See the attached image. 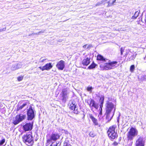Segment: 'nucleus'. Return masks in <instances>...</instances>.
I'll use <instances>...</instances> for the list:
<instances>
[{
    "label": "nucleus",
    "instance_id": "obj_1",
    "mask_svg": "<svg viewBox=\"0 0 146 146\" xmlns=\"http://www.w3.org/2000/svg\"><path fill=\"white\" fill-rule=\"evenodd\" d=\"M27 120L32 121L35 118L36 114V111L34 107L30 106L27 109Z\"/></svg>",
    "mask_w": 146,
    "mask_h": 146
},
{
    "label": "nucleus",
    "instance_id": "obj_2",
    "mask_svg": "<svg viewBox=\"0 0 146 146\" xmlns=\"http://www.w3.org/2000/svg\"><path fill=\"white\" fill-rule=\"evenodd\" d=\"M116 127V125H113L110 127L107 131L108 136L110 139L111 140L116 139L118 137L117 133L115 131Z\"/></svg>",
    "mask_w": 146,
    "mask_h": 146
},
{
    "label": "nucleus",
    "instance_id": "obj_3",
    "mask_svg": "<svg viewBox=\"0 0 146 146\" xmlns=\"http://www.w3.org/2000/svg\"><path fill=\"white\" fill-rule=\"evenodd\" d=\"M117 63V62L116 61L107 62L101 64L100 66V67L103 70L112 69L114 68L115 65Z\"/></svg>",
    "mask_w": 146,
    "mask_h": 146
},
{
    "label": "nucleus",
    "instance_id": "obj_4",
    "mask_svg": "<svg viewBox=\"0 0 146 146\" xmlns=\"http://www.w3.org/2000/svg\"><path fill=\"white\" fill-rule=\"evenodd\" d=\"M23 141L28 145H32L34 143L33 138L29 134H26L23 137Z\"/></svg>",
    "mask_w": 146,
    "mask_h": 146
},
{
    "label": "nucleus",
    "instance_id": "obj_5",
    "mask_svg": "<svg viewBox=\"0 0 146 146\" xmlns=\"http://www.w3.org/2000/svg\"><path fill=\"white\" fill-rule=\"evenodd\" d=\"M21 115V114L17 115L15 117V119L13 120V123L15 125L17 124L26 118V116L25 115Z\"/></svg>",
    "mask_w": 146,
    "mask_h": 146
},
{
    "label": "nucleus",
    "instance_id": "obj_6",
    "mask_svg": "<svg viewBox=\"0 0 146 146\" xmlns=\"http://www.w3.org/2000/svg\"><path fill=\"white\" fill-rule=\"evenodd\" d=\"M34 121H32L31 122L27 123L22 127V128L25 131H30L33 128Z\"/></svg>",
    "mask_w": 146,
    "mask_h": 146
},
{
    "label": "nucleus",
    "instance_id": "obj_7",
    "mask_svg": "<svg viewBox=\"0 0 146 146\" xmlns=\"http://www.w3.org/2000/svg\"><path fill=\"white\" fill-rule=\"evenodd\" d=\"M137 134V131L135 128H132L128 132V140H131Z\"/></svg>",
    "mask_w": 146,
    "mask_h": 146
},
{
    "label": "nucleus",
    "instance_id": "obj_8",
    "mask_svg": "<svg viewBox=\"0 0 146 146\" xmlns=\"http://www.w3.org/2000/svg\"><path fill=\"white\" fill-rule=\"evenodd\" d=\"M114 105L113 103L110 102L109 100L107 101L106 104V111H107L108 113L111 112L113 108L114 109H115L114 108Z\"/></svg>",
    "mask_w": 146,
    "mask_h": 146
},
{
    "label": "nucleus",
    "instance_id": "obj_9",
    "mask_svg": "<svg viewBox=\"0 0 146 146\" xmlns=\"http://www.w3.org/2000/svg\"><path fill=\"white\" fill-rule=\"evenodd\" d=\"M87 102L89 105L90 107H94L96 109H98L99 107L98 104H96L93 99L91 98L90 100H88Z\"/></svg>",
    "mask_w": 146,
    "mask_h": 146
},
{
    "label": "nucleus",
    "instance_id": "obj_10",
    "mask_svg": "<svg viewBox=\"0 0 146 146\" xmlns=\"http://www.w3.org/2000/svg\"><path fill=\"white\" fill-rule=\"evenodd\" d=\"M145 142L144 138L140 137L136 141V146H144Z\"/></svg>",
    "mask_w": 146,
    "mask_h": 146
},
{
    "label": "nucleus",
    "instance_id": "obj_11",
    "mask_svg": "<svg viewBox=\"0 0 146 146\" xmlns=\"http://www.w3.org/2000/svg\"><path fill=\"white\" fill-rule=\"evenodd\" d=\"M115 111V108L114 109L113 111V113L111 115V112H109L108 113L107 112V111H106L105 114L106 116V119L107 120V122H109L112 119V117L114 115Z\"/></svg>",
    "mask_w": 146,
    "mask_h": 146
},
{
    "label": "nucleus",
    "instance_id": "obj_12",
    "mask_svg": "<svg viewBox=\"0 0 146 146\" xmlns=\"http://www.w3.org/2000/svg\"><path fill=\"white\" fill-rule=\"evenodd\" d=\"M61 135V134L55 132L52 133L50 137L51 139L52 140V141H56L58 139H59Z\"/></svg>",
    "mask_w": 146,
    "mask_h": 146
},
{
    "label": "nucleus",
    "instance_id": "obj_13",
    "mask_svg": "<svg viewBox=\"0 0 146 146\" xmlns=\"http://www.w3.org/2000/svg\"><path fill=\"white\" fill-rule=\"evenodd\" d=\"M61 93L62 94V100L63 102H65L67 97V90L66 88H64L62 90Z\"/></svg>",
    "mask_w": 146,
    "mask_h": 146
},
{
    "label": "nucleus",
    "instance_id": "obj_14",
    "mask_svg": "<svg viewBox=\"0 0 146 146\" xmlns=\"http://www.w3.org/2000/svg\"><path fill=\"white\" fill-rule=\"evenodd\" d=\"M56 66L58 70H62L65 67L64 62L62 60H60L57 63Z\"/></svg>",
    "mask_w": 146,
    "mask_h": 146
},
{
    "label": "nucleus",
    "instance_id": "obj_15",
    "mask_svg": "<svg viewBox=\"0 0 146 146\" xmlns=\"http://www.w3.org/2000/svg\"><path fill=\"white\" fill-rule=\"evenodd\" d=\"M76 102L74 100H70L68 104L70 109L72 110L76 108Z\"/></svg>",
    "mask_w": 146,
    "mask_h": 146
},
{
    "label": "nucleus",
    "instance_id": "obj_16",
    "mask_svg": "<svg viewBox=\"0 0 146 146\" xmlns=\"http://www.w3.org/2000/svg\"><path fill=\"white\" fill-rule=\"evenodd\" d=\"M90 58H89L88 57L86 58V59H84L82 62V67L83 68H84L82 66H88L90 63Z\"/></svg>",
    "mask_w": 146,
    "mask_h": 146
},
{
    "label": "nucleus",
    "instance_id": "obj_17",
    "mask_svg": "<svg viewBox=\"0 0 146 146\" xmlns=\"http://www.w3.org/2000/svg\"><path fill=\"white\" fill-rule=\"evenodd\" d=\"M89 116L90 118L91 119L95 125H99V124L97 120L93 116L92 114H90L89 115Z\"/></svg>",
    "mask_w": 146,
    "mask_h": 146
},
{
    "label": "nucleus",
    "instance_id": "obj_18",
    "mask_svg": "<svg viewBox=\"0 0 146 146\" xmlns=\"http://www.w3.org/2000/svg\"><path fill=\"white\" fill-rule=\"evenodd\" d=\"M97 60L102 61V62H106L108 60L100 54H98L97 56Z\"/></svg>",
    "mask_w": 146,
    "mask_h": 146
},
{
    "label": "nucleus",
    "instance_id": "obj_19",
    "mask_svg": "<svg viewBox=\"0 0 146 146\" xmlns=\"http://www.w3.org/2000/svg\"><path fill=\"white\" fill-rule=\"evenodd\" d=\"M98 97L100 98L99 102L100 103V107L103 106V104L104 100V95H101Z\"/></svg>",
    "mask_w": 146,
    "mask_h": 146
},
{
    "label": "nucleus",
    "instance_id": "obj_20",
    "mask_svg": "<svg viewBox=\"0 0 146 146\" xmlns=\"http://www.w3.org/2000/svg\"><path fill=\"white\" fill-rule=\"evenodd\" d=\"M44 66L46 70H49L52 68L53 66L51 63H49L46 64Z\"/></svg>",
    "mask_w": 146,
    "mask_h": 146
},
{
    "label": "nucleus",
    "instance_id": "obj_21",
    "mask_svg": "<svg viewBox=\"0 0 146 146\" xmlns=\"http://www.w3.org/2000/svg\"><path fill=\"white\" fill-rule=\"evenodd\" d=\"M64 146H72L70 144V142L67 138L66 139L64 143Z\"/></svg>",
    "mask_w": 146,
    "mask_h": 146
},
{
    "label": "nucleus",
    "instance_id": "obj_22",
    "mask_svg": "<svg viewBox=\"0 0 146 146\" xmlns=\"http://www.w3.org/2000/svg\"><path fill=\"white\" fill-rule=\"evenodd\" d=\"M27 105V103H24L21 106H18L17 108V111H18L20 110H21L24 107H25Z\"/></svg>",
    "mask_w": 146,
    "mask_h": 146
},
{
    "label": "nucleus",
    "instance_id": "obj_23",
    "mask_svg": "<svg viewBox=\"0 0 146 146\" xmlns=\"http://www.w3.org/2000/svg\"><path fill=\"white\" fill-rule=\"evenodd\" d=\"M97 65L93 62L92 64L88 67V69H91L94 68Z\"/></svg>",
    "mask_w": 146,
    "mask_h": 146
},
{
    "label": "nucleus",
    "instance_id": "obj_24",
    "mask_svg": "<svg viewBox=\"0 0 146 146\" xmlns=\"http://www.w3.org/2000/svg\"><path fill=\"white\" fill-rule=\"evenodd\" d=\"M116 0H113L112 1L111 0H110L108 2V6H111L113 5L114 3L115 2Z\"/></svg>",
    "mask_w": 146,
    "mask_h": 146
},
{
    "label": "nucleus",
    "instance_id": "obj_25",
    "mask_svg": "<svg viewBox=\"0 0 146 146\" xmlns=\"http://www.w3.org/2000/svg\"><path fill=\"white\" fill-rule=\"evenodd\" d=\"M139 12L138 11L135 12V13L134 14V16H133L131 18V21H133V19H135L138 16L139 14Z\"/></svg>",
    "mask_w": 146,
    "mask_h": 146
},
{
    "label": "nucleus",
    "instance_id": "obj_26",
    "mask_svg": "<svg viewBox=\"0 0 146 146\" xmlns=\"http://www.w3.org/2000/svg\"><path fill=\"white\" fill-rule=\"evenodd\" d=\"M11 70L13 71L17 69V67L16 66V64H13L11 68Z\"/></svg>",
    "mask_w": 146,
    "mask_h": 146
},
{
    "label": "nucleus",
    "instance_id": "obj_27",
    "mask_svg": "<svg viewBox=\"0 0 146 146\" xmlns=\"http://www.w3.org/2000/svg\"><path fill=\"white\" fill-rule=\"evenodd\" d=\"M89 135L90 136L92 137H94L96 135L95 134L93 131H91Z\"/></svg>",
    "mask_w": 146,
    "mask_h": 146
},
{
    "label": "nucleus",
    "instance_id": "obj_28",
    "mask_svg": "<svg viewBox=\"0 0 146 146\" xmlns=\"http://www.w3.org/2000/svg\"><path fill=\"white\" fill-rule=\"evenodd\" d=\"M135 68V66L134 65H132L130 67V71L131 72H133Z\"/></svg>",
    "mask_w": 146,
    "mask_h": 146
},
{
    "label": "nucleus",
    "instance_id": "obj_29",
    "mask_svg": "<svg viewBox=\"0 0 146 146\" xmlns=\"http://www.w3.org/2000/svg\"><path fill=\"white\" fill-rule=\"evenodd\" d=\"M93 89V88L92 86H88L87 88V91L91 92Z\"/></svg>",
    "mask_w": 146,
    "mask_h": 146
},
{
    "label": "nucleus",
    "instance_id": "obj_30",
    "mask_svg": "<svg viewBox=\"0 0 146 146\" xmlns=\"http://www.w3.org/2000/svg\"><path fill=\"white\" fill-rule=\"evenodd\" d=\"M5 142V139H3L0 141V146L2 145Z\"/></svg>",
    "mask_w": 146,
    "mask_h": 146
},
{
    "label": "nucleus",
    "instance_id": "obj_31",
    "mask_svg": "<svg viewBox=\"0 0 146 146\" xmlns=\"http://www.w3.org/2000/svg\"><path fill=\"white\" fill-rule=\"evenodd\" d=\"M23 78V76H21L17 78V80L19 81H20L22 80Z\"/></svg>",
    "mask_w": 146,
    "mask_h": 146
},
{
    "label": "nucleus",
    "instance_id": "obj_32",
    "mask_svg": "<svg viewBox=\"0 0 146 146\" xmlns=\"http://www.w3.org/2000/svg\"><path fill=\"white\" fill-rule=\"evenodd\" d=\"M74 112L73 113H74L76 114H78L79 112L78 111V108L76 107V109H74Z\"/></svg>",
    "mask_w": 146,
    "mask_h": 146
},
{
    "label": "nucleus",
    "instance_id": "obj_33",
    "mask_svg": "<svg viewBox=\"0 0 146 146\" xmlns=\"http://www.w3.org/2000/svg\"><path fill=\"white\" fill-rule=\"evenodd\" d=\"M124 47H121L120 48V52H121V55H122L123 54V52L124 51Z\"/></svg>",
    "mask_w": 146,
    "mask_h": 146
},
{
    "label": "nucleus",
    "instance_id": "obj_34",
    "mask_svg": "<svg viewBox=\"0 0 146 146\" xmlns=\"http://www.w3.org/2000/svg\"><path fill=\"white\" fill-rule=\"evenodd\" d=\"M16 66L17 67V69L21 68L22 66L21 65L19 64H16Z\"/></svg>",
    "mask_w": 146,
    "mask_h": 146
},
{
    "label": "nucleus",
    "instance_id": "obj_35",
    "mask_svg": "<svg viewBox=\"0 0 146 146\" xmlns=\"http://www.w3.org/2000/svg\"><path fill=\"white\" fill-rule=\"evenodd\" d=\"M52 140V139H51V137L50 136V138L48 139L47 140V143H49Z\"/></svg>",
    "mask_w": 146,
    "mask_h": 146
},
{
    "label": "nucleus",
    "instance_id": "obj_36",
    "mask_svg": "<svg viewBox=\"0 0 146 146\" xmlns=\"http://www.w3.org/2000/svg\"><path fill=\"white\" fill-rule=\"evenodd\" d=\"M58 143H56V144H54V143H52L50 146H57Z\"/></svg>",
    "mask_w": 146,
    "mask_h": 146
},
{
    "label": "nucleus",
    "instance_id": "obj_37",
    "mask_svg": "<svg viewBox=\"0 0 146 146\" xmlns=\"http://www.w3.org/2000/svg\"><path fill=\"white\" fill-rule=\"evenodd\" d=\"M118 143H117V142H115L113 143V145L114 146H117L118 145Z\"/></svg>",
    "mask_w": 146,
    "mask_h": 146
},
{
    "label": "nucleus",
    "instance_id": "obj_38",
    "mask_svg": "<svg viewBox=\"0 0 146 146\" xmlns=\"http://www.w3.org/2000/svg\"><path fill=\"white\" fill-rule=\"evenodd\" d=\"M6 30V28H4L2 29H0V32H2L5 31Z\"/></svg>",
    "mask_w": 146,
    "mask_h": 146
},
{
    "label": "nucleus",
    "instance_id": "obj_39",
    "mask_svg": "<svg viewBox=\"0 0 146 146\" xmlns=\"http://www.w3.org/2000/svg\"><path fill=\"white\" fill-rule=\"evenodd\" d=\"M44 30H42L38 32V34L40 33V34L41 33H43L44 32Z\"/></svg>",
    "mask_w": 146,
    "mask_h": 146
},
{
    "label": "nucleus",
    "instance_id": "obj_40",
    "mask_svg": "<svg viewBox=\"0 0 146 146\" xmlns=\"http://www.w3.org/2000/svg\"><path fill=\"white\" fill-rule=\"evenodd\" d=\"M102 3V2H98L96 4V6H99L100 4H101Z\"/></svg>",
    "mask_w": 146,
    "mask_h": 146
},
{
    "label": "nucleus",
    "instance_id": "obj_41",
    "mask_svg": "<svg viewBox=\"0 0 146 146\" xmlns=\"http://www.w3.org/2000/svg\"><path fill=\"white\" fill-rule=\"evenodd\" d=\"M62 131H64V133L66 134H68L69 133V132L67 130H62Z\"/></svg>",
    "mask_w": 146,
    "mask_h": 146
},
{
    "label": "nucleus",
    "instance_id": "obj_42",
    "mask_svg": "<svg viewBox=\"0 0 146 146\" xmlns=\"http://www.w3.org/2000/svg\"><path fill=\"white\" fill-rule=\"evenodd\" d=\"M87 47V48H88V45H85L83 46V47L84 48H85Z\"/></svg>",
    "mask_w": 146,
    "mask_h": 146
},
{
    "label": "nucleus",
    "instance_id": "obj_43",
    "mask_svg": "<svg viewBox=\"0 0 146 146\" xmlns=\"http://www.w3.org/2000/svg\"><path fill=\"white\" fill-rule=\"evenodd\" d=\"M41 70L42 71H44V70H46V69L45 68V67H44V66H42Z\"/></svg>",
    "mask_w": 146,
    "mask_h": 146
},
{
    "label": "nucleus",
    "instance_id": "obj_44",
    "mask_svg": "<svg viewBox=\"0 0 146 146\" xmlns=\"http://www.w3.org/2000/svg\"><path fill=\"white\" fill-rule=\"evenodd\" d=\"M103 107V106H102V107H100V108L99 109V111H102V108Z\"/></svg>",
    "mask_w": 146,
    "mask_h": 146
},
{
    "label": "nucleus",
    "instance_id": "obj_45",
    "mask_svg": "<svg viewBox=\"0 0 146 146\" xmlns=\"http://www.w3.org/2000/svg\"><path fill=\"white\" fill-rule=\"evenodd\" d=\"M46 60V59H43L42 60H41V61H40V62H44Z\"/></svg>",
    "mask_w": 146,
    "mask_h": 146
},
{
    "label": "nucleus",
    "instance_id": "obj_46",
    "mask_svg": "<svg viewBox=\"0 0 146 146\" xmlns=\"http://www.w3.org/2000/svg\"><path fill=\"white\" fill-rule=\"evenodd\" d=\"M62 40L61 39H59L58 40V41L60 42H62Z\"/></svg>",
    "mask_w": 146,
    "mask_h": 146
},
{
    "label": "nucleus",
    "instance_id": "obj_47",
    "mask_svg": "<svg viewBox=\"0 0 146 146\" xmlns=\"http://www.w3.org/2000/svg\"><path fill=\"white\" fill-rule=\"evenodd\" d=\"M99 114L101 115H102V111H99Z\"/></svg>",
    "mask_w": 146,
    "mask_h": 146
},
{
    "label": "nucleus",
    "instance_id": "obj_48",
    "mask_svg": "<svg viewBox=\"0 0 146 146\" xmlns=\"http://www.w3.org/2000/svg\"><path fill=\"white\" fill-rule=\"evenodd\" d=\"M34 35H40V33L38 34V32L36 33H34Z\"/></svg>",
    "mask_w": 146,
    "mask_h": 146
},
{
    "label": "nucleus",
    "instance_id": "obj_49",
    "mask_svg": "<svg viewBox=\"0 0 146 146\" xmlns=\"http://www.w3.org/2000/svg\"><path fill=\"white\" fill-rule=\"evenodd\" d=\"M34 35V33H32L31 34H30L29 35V36H32V35Z\"/></svg>",
    "mask_w": 146,
    "mask_h": 146
},
{
    "label": "nucleus",
    "instance_id": "obj_50",
    "mask_svg": "<svg viewBox=\"0 0 146 146\" xmlns=\"http://www.w3.org/2000/svg\"><path fill=\"white\" fill-rule=\"evenodd\" d=\"M119 116H118L117 117V122H119Z\"/></svg>",
    "mask_w": 146,
    "mask_h": 146
},
{
    "label": "nucleus",
    "instance_id": "obj_51",
    "mask_svg": "<svg viewBox=\"0 0 146 146\" xmlns=\"http://www.w3.org/2000/svg\"><path fill=\"white\" fill-rule=\"evenodd\" d=\"M42 66H39V67H38V68H39L40 70H41V69H42Z\"/></svg>",
    "mask_w": 146,
    "mask_h": 146
},
{
    "label": "nucleus",
    "instance_id": "obj_52",
    "mask_svg": "<svg viewBox=\"0 0 146 146\" xmlns=\"http://www.w3.org/2000/svg\"><path fill=\"white\" fill-rule=\"evenodd\" d=\"M132 143H133V142H132V141H131V144H132ZM131 145H130H130H129V146H131Z\"/></svg>",
    "mask_w": 146,
    "mask_h": 146
},
{
    "label": "nucleus",
    "instance_id": "obj_53",
    "mask_svg": "<svg viewBox=\"0 0 146 146\" xmlns=\"http://www.w3.org/2000/svg\"><path fill=\"white\" fill-rule=\"evenodd\" d=\"M42 58V57H41L40 58V60Z\"/></svg>",
    "mask_w": 146,
    "mask_h": 146
},
{
    "label": "nucleus",
    "instance_id": "obj_54",
    "mask_svg": "<svg viewBox=\"0 0 146 146\" xmlns=\"http://www.w3.org/2000/svg\"><path fill=\"white\" fill-rule=\"evenodd\" d=\"M109 99H110V98H108V99H109Z\"/></svg>",
    "mask_w": 146,
    "mask_h": 146
},
{
    "label": "nucleus",
    "instance_id": "obj_55",
    "mask_svg": "<svg viewBox=\"0 0 146 146\" xmlns=\"http://www.w3.org/2000/svg\"><path fill=\"white\" fill-rule=\"evenodd\" d=\"M127 136L128 137V135L127 134Z\"/></svg>",
    "mask_w": 146,
    "mask_h": 146
}]
</instances>
